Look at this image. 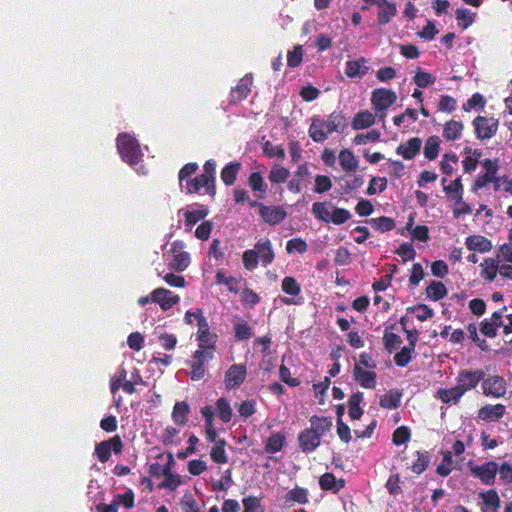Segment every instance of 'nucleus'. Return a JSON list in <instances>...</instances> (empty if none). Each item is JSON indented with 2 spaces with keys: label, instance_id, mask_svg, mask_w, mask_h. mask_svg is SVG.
<instances>
[{
  "label": "nucleus",
  "instance_id": "45",
  "mask_svg": "<svg viewBox=\"0 0 512 512\" xmlns=\"http://www.w3.org/2000/svg\"><path fill=\"white\" fill-rule=\"evenodd\" d=\"M455 17L458 23V26L462 29H467L470 27L476 18V13L470 11L466 8H458L455 11Z\"/></svg>",
  "mask_w": 512,
  "mask_h": 512
},
{
  "label": "nucleus",
  "instance_id": "32",
  "mask_svg": "<svg viewBox=\"0 0 512 512\" xmlns=\"http://www.w3.org/2000/svg\"><path fill=\"white\" fill-rule=\"evenodd\" d=\"M503 318V311L494 312L492 317L488 320L485 319L481 323L480 330L481 332L488 336L494 337L496 335V329L499 327V321Z\"/></svg>",
  "mask_w": 512,
  "mask_h": 512
},
{
  "label": "nucleus",
  "instance_id": "47",
  "mask_svg": "<svg viewBox=\"0 0 512 512\" xmlns=\"http://www.w3.org/2000/svg\"><path fill=\"white\" fill-rule=\"evenodd\" d=\"M362 400H363L362 393L353 394L350 397L349 402H348V414L351 419L358 420L362 416L363 410L360 407Z\"/></svg>",
  "mask_w": 512,
  "mask_h": 512
},
{
  "label": "nucleus",
  "instance_id": "12",
  "mask_svg": "<svg viewBox=\"0 0 512 512\" xmlns=\"http://www.w3.org/2000/svg\"><path fill=\"white\" fill-rule=\"evenodd\" d=\"M483 392L486 396L500 398L506 393V382L498 376L493 375L486 378L482 383Z\"/></svg>",
  "mask_w": 512,
  "mask_h": 512
},
{
  "label": "nucleus",
  "instance_id": "17",
  "mask_svg": "<svg viewBox=\"0 0 512 512\" xmlns=\"http://www.w3.org/2000/svg\"><path fill=\"white\" fill-rule=\"evenodd\" d=\"M260 215L264 222L270 225H276L286 218L287 213L282 206L260 205Z\"/></svg>",
  "mask_w": 512,
  "mask_h": 512
},
{
  "label": "nucleus",
  "instance_id": "61",
  "mask_svg": "<svg viewBox=\"0 0 512 512\" xmlns=\"http://www.w3.org/2000/svg\"><path fill=\"white\" fill-rule=\"evenodd\" d=\"M235 337L238 340H247L252 336V328L243 320L234 323Z\"/></svg>",
  "mask_w": 512,
  "mask_h": 512
},
{
  "label": "nucleus",
  "instance_id": "49",
  "mask_svg": "<svg viewBox=\"0 0 512 512\" xmlns=\"http://www.w3.org/2000/svg\"><path fill=\"white\" fill-rule=\"evenodd\" d=\"M208 214V211L203 206H197L192 209H188L184 211V216L186 220V225L193 226L201 219L205 218Z\"/></svg>",
  "mask_w": 512,
  "mask_h": 512
},
{
  "label": "nucleus",
  "instance_id": "5",
  "mask_svg": "<svg viewBox=\"0 0 512 512\" xmlns=\"http://www.w3.org/2000/svg\"><path fill=\"white\" fill-rule=\"evenodd\" d=\"M397 101V94L390 89L377 88L371 93V105L380 120H384L387 110Z\"/></svg>",
  "mask_w": 512,
  "mask_h": 512
},
{
  "label": "nucleus",
  "instance_id": "25",
  "mask_svg": "<svg viewBox=\"0 0 512 512\" xmlns=\"http://www.w3.org/2000/svg\"><path fill=\"white\" fill-rule=\"evenodd\" d=\"M479 498L482 500V512H498L500 508V498L495 490H489L479 493Z\"/></svg>",
  "mask_w": 512,
  "mask_h": 512
},
{
  "label": "nucleus",
  "instance_id": "29",
  "mask_svg": "<svg viewBox=\"0 0 512 512\" xmlns=\"http://www.w3.org/2000/svg\"><path fill=\"white\" fill-rule=\"evenodd\" d=\"M482 157V151L467 147L464 149L463 169L466 173L476 170L478 162Z\"/></svg>",
  "mask_w": 512,
  "mask_h": 512
},
{
  "label": "nucleus",
  "instance_id": "9",
  "mask_svg": "<svg viewBox=\"0 0 512 512\" xmlns=\"http://www.w3.org/2000/svg\"><path fill=\"white\" fill-rule=\"evenodd\" d=\"M473 125L475 128L476 137L478 139L484 140L490 139L496 134L499 122L493 117L478 116L474 119Z\"/></svg>",
  "mask_w": 512,
  "mask_h": 512
},
{
  "label": "nucleus",
  "instance_id": "34",
  "mask_svg": "<svg viewBox=\"0 0 512 512\" xmlns=\"http://www.w3.org/2000/svg\"><path fill=\"white\" fill-rule=\"evenodd\" d=\"M463 132V124L460 121L450 120L445 123L443 128V137L447 141H455L461 138Z\"/></svg>",
  "mask_w": 512,
  "mask_h": 512
},
{
  "label": "nucleus",
  "instance_id": "24",
  "mask_svg": "<svg viewBox=\"0 0 512 512\" xmlns=\"http://www.w3.org/2000/svg\"><path fill=\"white\" fill-rule=\"evenodd\" d=\"M506 412V407L502 404L486 405L478 411V418L483 421H498Z\"/></svg>",
  "mask_w": 512,
  "mask_h": 512
},
{
  "label": "nucleus",
  "instance_id": "51",
  "mask_svg": "<svg viewBox=\"0 0 512 512\" xmlns=\"http://www.w3.org/2000/svg\"><path fill=\"white\" fill-rule=\"evenodd\" d=\"M289 175L290 171L287 168L274 165L269 172L268 179L272 184H280L286 182Z\"/></svg>",
  "mask_w": 512,
  "mask_h": 512
},
{
  "label": "nucleus",
  "instance_id": "4",
  "mask_svg": "<svg viewBox=\"0 0 512 512\" xmlns=\"http://www.w3.org/2000/svg\"><path fill=\"white\" fill-rule=\"evenodd\" d=\"M180 301L179 295L165 288H156L149 295L142 296L138 299L140 306H145L148 303H155L163 311L171 309L174 305Z\"/></svg>",
  "mask_w": 512,
  "mask_h": 512
},
{
  "label": "nucleus",
  "instance_id": "41",
  "mask_svg": "<svg viewBox=\"0 0 512 512\" xmlns=\"http://www.w3.org/2000/svg\"><path fill=\"white\" fill-rule=\"evenodd\" d=\"M319 485L323 490L338 492L341 488L344 487V481L341 479L337 480L336 477L331 473H325L320 477Z\"/></svg>",
  "mask_w": 512,
  "mask_h": 512
},
{
  "label": "nucleus",
  "instance_id": "11",
  "mask_svg": "<svg viewBox=\"0 0 512 512\" xmlns=\"http://www.w3.org/2000/svg\"><path fill=\"white\" fill-rule=\"evenodd\" d=\"M185 189L187 193H197L203 191L206 194H215L214 181L204 174H201L194 179L187 180Z\"/></svg>",
  "mask_w": 512,
  "mask_h": 512
},
{
  "label": "nucleus",
  "instance_id": "54",
  "mask_svg": "<svg viewBox=\"0 0 512 512\" xmlns=\"http://www.w3.org/2000/svg\"><path fill=\"white\" fill-rule=\"evenodd\" d=\"M243 512H265V507L260 497L249 495L242 499Z\"/></svg>",
  "mask_w": 512,
  "mask_h": 512
},
{
  "label": "nucleus",
  "instance_id": "1",
  "mask_svg": "<svg viewBox=\"0 0 512 512\" xmlns=\"http://www.w3.org/2000/svg\"><path fill=\"white\" fill-rule=\"evenodd\" d=\"M345 126V118L341 113L333 112L327 117H313L309 127V135L315 142H323L327 137L339 132Z\"/></svg>",
  "mask_w": 512,
  "mask_h": 512
},
{
  "label": "nucleus",
  "instance_id": "14",
  "mask_svg": "<svg viewBox=\"0 0 512 512\" xmlns=\"http://www.w3.org/2000/svg\"><path fill=\"white\" fill-rule=\"evenodd\" d=\"M247 374L246 366L243 364L232 365L225 373V386L227 389L239 387L245 380Z\"/></svg>",
  "mask_w": 512,
  "mask_h": 512
},
{
  "label": "nucleus",
  "instance_id": "23",
  "mask_svg": "<svg viewBox=\"0 0 512 512\" xmlns=\"http://www.w3.org/2000/svg\"><path fill=\"white\" fill-rule=\"evenodd\" d=\"M286 445V434L282 431L272 433L264 443V451L267 454L280 452Z\"/></svg>",
  "mask_w": 512,
  "mask_h": 512
},
{
  "label": "nucleus",
  "instance_id": "48",
  "mask_svg": "<svg viewBox=\"0 0 512 512\" xmlns=\"http://www.w3.org/2000/svg\"><path fill=\"white\" fill-rule=\"evenodd\" d=\"M216 411L219 419L227 423L232 419L233 410L230 402L226 398H219L216 402Z\"/></svg>",
  "mask_w": 512,
  "mask_h": 512
},
{
  "label": "nucleus",
  "instance_id": "42",
  "mask_svg": "<svg viewBox=\"0 0 512 512\" xmlns=\"http://www.w3.org/2000/svg\"><path fill=\"white\" fill-rule=\"evenodd\" d=\"M447 295V288L440 281H432L426 288V296L432 301L443 299Z\"/></svg>",
  "mask_w": 512,
  "mask_h": 512
},
{
  "label": "nucleus",
  "instance_id": "31",
  "mask_svg": "<svg viewBox=\"0 0 512 512\" xmlns=\"http://www.w3.org/2000/svg\"><path fill=\"white\" fill-rule=\"evenodd\" d=\"M254 250L257 252V256L261 259L263 264L268 265L273 261L274 252L272 244L268 239L258 241Z\"/></svg>",
  "mask_w": 512,
  "mask_h": 512
},
{
  "label": "nucleus",
  "instance_id": "37",
  "mask_svg": "<svg viewBox=\"0 0 512 512\" xmlns=\"http://www.w3.org/2000/svg\"><path fill=\"white\" fill-rule=\"evenodd\" d=\"M248 183L256 196L263 199L267 192V184L264 182L262 175L259 172H253L248 179Z\"/></svg>",
  "mask_w": 512,
  "mask_h": 512
},
{
  "label": "nucleus",
  "instance_id": "64",
  "mask_svg": "<svg viewBox=\"0 0 512 512\" xmlns=\"http://www.w3.org/2000/svg\"><path fill=\"white\" fill-rule=\"evenodd\" d=\"M498 468L499 479L506 484L512 483V462H502Z\"/></svg>",
  "mask_w": 512,
  "mask_h": 512
},
{
  "label": "nucleus",
  "instance_id": "2",
  "mask_svg": "<svg viewBox=\"0 0 512 512\" xmlns=\"http://www.w3.org/2000/svg\"><path fill=\"white\" fill-rule=\"evenodd\" d=\"M312 213L316 219L335 225H341L351 218V213L348 210L334 207L329 202H314Z\"/></svg>",
  "mask_w": 512,
  "mask_h": 512
},
{
  "label": "nucleus",
  "instance_id": "36",
  "mask_svg": "<svg viewBox=\"0 0 512 512\" xmlns=\"http://www.w3.org/2000/svg\"><path fill=\"white\" fill-rule=\"evenodd\" d=\"M216 283L226 286V288L232 293H238L241 288L240 279L233 276H226L222 270H218L216 272Z\"/></svg>",
  "mask_w": 512,
  "mask_h": 512
},
{
  "label": "nucleus",
  "instance_id": "21",
  "mask_svg": "<svg viewBox=\"0 0 512 512\" xmlns=\"http://www.w3.org/2000/svg\"><path fill=\"white\" fill-rule=\"evenodd\" d=\"M320 436L314 430L306 429L299 434V445L303 452L310 453L320 445Z\"/></svg>",
  "mask_w": 512,
  "mask_h": 512
},
{
  "label": "nucleus",
  "instance_id": "38",
  "mask_svg": "<svg viewBox=\"0 0 512 512\" xmlns=\"http://www.w3.org/2000/svg\"><path fill=\"white\" fill-rule=\"evenodd\" d=\"M227 442L225 439H219L210 450V458L217 464H226L228 462V455L225 447Z\"/></svg>",
  "mask_w": 512,
  "mask_h": 512
},
{
  "label": "nucleus",
  "instance_id": "6",
  "mask_svg": "<svg viewBox=\"0 0 512 512\" xmlns=\"http://www.w3.org/2000/svg\"><path fill=\"white\" fill-rule=\"evenodd\" d=\"M168 267L172 270L184 271L190 264V255L185 251V246L181 241H175L166 255Z\"/></svg>",
  "mask_w": 512,
  "mask_h": 512
},
{
  "label": "nucleus",
  "instance_id": "53",
  "mask_svg": "<svg viewBox=\"0 0 512 512\" xmlns=\"http://www.w3.org/2000/svg\"><path fill=\"white\" fill-rule=\"evenodd\" d=\"M180 505L182 512H203V505H201L191 493L183 495Z\"/></svg>",
  "mask_w": 512,
  "mask_h": 512
},
{
  "label": "nucleus",
  "instance_id": "18",
  "mask_svg": "<svg viewBox=\"0 0 512 512\" xmlns=\"http://www.w3.org/2000/svg\"><path fill=\"white\" fill-rule=\"evenodd\" d=\"M198 347L215 348L217 336L210 331L207 319H201L196 333Z\"/></svg>",
  "mask_w": 512,
  "mask_h": 512
},
{
  "label": "nucleus",
  "instance_id": "35",
  "mask_svg": "<svg viewBox=\"0 0 512 512\" xmlns=\"http://www.w3.org/2000/svg\"><path fill=\"white\" fill-rule=\"evenodd\" d=\"M252 78L250 76L243 77L238 85L231 91V97L233 101H241L245 99L251 89Z\"/></svg>",
  "mask_w": 512,
  "mask_h": 512
},
{
  "label": "nucleus",
  "instance_id": "26",
  "mask_svg": "<svg viewBox=\"0 0 512 512\" xmlns=\"http://www.w3.org/2000/svg\"><path fill=\"white\" fill-rule=\"evenodd\" d=\"M376 117H378L376 113L373 114L369 110L360 111L353 117L352 128L354 130L367 129L375 123Z\"/></svg>",
  "mask_w": 512,
  "mask_h": 512
},
{
  "label": "nucleus",
  "instance_id": "44",
  "mask_svg": "<svg viewBox=\"0 0 512 512\" xmlns=\"http://www.w3.org/2000/svg\"><path fill=\"white\" fill-rule=\"evenodd\" d=\"M444 191L450 200L461 198L463 195V185L461 179L457 178L446 185V178L442 179Z\"/></svg>",
  "mask_w": 512,
  "mask_h": 512
},
{
  "label": "nucleus",
  "instance_id": "55",
  "mask_svg": "<svg viewBox=\"0 0 512 512\" xmlns=\"http://www.w3.org/2000/svg\"><path fill=\"white\" fill-rule=\"evenodd\" d=\"M440 139L437 136H431L427 139L424 146V155L429 160H434L439 153Z\"/></svg>",
  "mask_w": 512,
  "mask_h": 512
},
{
  "label": "nucleus",
  "instance_id": "46",
  "mask_svg": "<svg viewBox=\"0 0 512 512\" xmlns=\"http://www.w3.org/2000/svg\"><path fill=\"white\" fill-rule=\"evenodd\" d=\"M240 168L241 164L239 162H231L227 164L221 171L222 181L228 186L234 184Z\"/></svg>",
  "mask_w": 512,
  "mask_h": 512
},
{
  "label": "nucleus",
  "instance_id": "27",
  "mask_svg": "<svg viewBox=\"0 0 512 512\" xmlns=\"http://www.w3.org/2000/svg\"><path fill=\"white\" fill-rule=\"evenodd\" d=\"M354 375L357 382L367 389L374 388L376 385V374L372 370L364 369L360 365H356L354 369Z\"/></svg>",
  "mask_w": 512,
  "mask_h": 512
},
{
  "label": "nucleus",
  "instance_id": "3",
  "mask_svg": "<svg viewBox=\"0 0 512 512\" xmlns=\"http://www.w3.org/2000/svg\"><path fill=\"white\" fill-rule=\"evenodd\" d=\"M117 150L121 158L130 165L138 163L142 158V152L138 141L130 134H119L116 141Z\"/></svg>",
  "mask_w": 512,
  "mask_h": 512
},
{
  "label": "nucleus",
  "instance_id": "15",
  "mask_svg": "<svg viewBox=\"0 0 512 512\" xmlns=\"http://www.w3.org/2000/svg\"><path fill=\"white\" fill-rule=\"evenodd\" d=\"M122 449V442L118 436H115L107 441H103L96 446V455L102 463L108 461L111 456V451L120 453Z\"/></svg>",
  "mask_w": 512,
  "mask_h": 512
},
{
  "label": "nucleus",
  "instance_id": "28",
  "mask_svg": "<svg viewBox=\"0 0 512 512\" xmlns=\"http://www.w3.org/2000/svg\"><path fill=\"white\" fill-rule=\"evenodd\" d=\"M481 277L489 282H492L496 279L499 272V261L495 258H486L480 264Z\"/></svg>",
  "mask_w": 512,
  "mask_h": 512
},
{
  "label": "nucleus",
  "instance_id": "10",
  "mask_svg": "<svg viewBox=\"0 0 512 512\" xmlns=\"http://www.w3.org/2000/svg\"><path fill=\"white\" fill-rule=\"evenodd\" d=\"M120 506L126 509L134 507V493L131 490L114 496L110 504L101 503L97 505L98 512H118Z\"/></svg>",
  "mask_w": 512,
  "mask_h": 512
},
{
  "label": "nucleus",
  "instance_id": "56",
  "mask_svg": "<svg viewBox=\"0 0 512 512\" xmlns=\"http://www.w3.org/2000/svg\"><path fill=\"white\" fill-rule=\"evenodd\" d=\"M413 81L419 88H427L436 82V77L429 72L419 69L416 72Z\"/></svg>",
  "mask_w": 512,
  "mask_h": 512
},
{
  "label": "nucleus",
  "instance_id": "22",
  "mask_svg": "<svg viewBox=\"0 0 512 512\" xmlns=\"http://www.w3.org/2000/svg\"><path fill=\"white\" fill-rule=\"evenodd\" d=\"M465 245L470 251L479 253H487L493 248L492 242L482 235H471L467 237Z\"/></svg>",
  "mask_w": 512,
  "mask_h": 512
},
{
  "label": "nucleus",
  "instance_id": "20",
  "mask_svg": "<svg viewBox=\"0 0 512 512\" xmlns=\"http://www.w3.org/2000/svg\"><path fill=\"white\" fill-rule=\"evenodd\" d=\"M422 141L418 137H413L406 142L401 143L396 148L397 155L403 157L406 160H412L420 152Z\"/></svg>",
  "mask_w": 512,
  "mask_h": 512
},
{
  "label": "nucleus",
  "instance_id": "19",
  "mask_svg": "<svg viewBox=\"0 0 512 512\" xmlns=\"http://www.w3.org/2000/svg\"><path fill=\"white\" fill-rule=\"evenodd\" d=\"M482 378L479 371H462L458 374L456 386L463 394L475 388Z\"/></svg>",
  "mask_w": 512,
  "mask_h": 512
},
{
  "label": "nucleus",
  "instance_id": "57",
  "mask_svg": "<svg viewBox=\"0 0 512 512\" xmlns=\"http://www.w3.org/2000/svg\"><path fill=\"white\" fill-rule=\"evenodd\" d=\"M304 56L303 47L296 45L292 50L287 53V65L290 68H296L301 65Z\"/></svg>",
  "mask_w": 512,
  "mask_h": 512
},
{
  "label": "nucleus",
  "instance_id": "60",
  "mask_svg": "<svg viewBox=\"0 0 512 512\" xmlns=\"http://www.w3.org/2000/svg\"><path fill=\"white\" fill-rule=\"evenodd\" d=\"M408 311L411 312L418 320L426 321L433 317L434 311L430 307L425 304H419L413 307L408 308Z\"/></svg>",
  "mask_w": 512,
  "mask_h": 512
},
{
  "label": "nucleus",
  "instance_id": "30",
  "mask_svg": "<svg viewBox=\"0 0 512 512\" xmlns=\"http://www.w3.org/2000/svg\"><path fill=\"white\" fill-rule=\"evenodd\" d=\"M190 407L187 402L180 401L176 402L172 410V420L180 427L184 426L188 419Z\"/></svg>",
  "mask_w": 512,
  "mask_h": 512
},
{
  "label": "nucleus",
  "instance_id": "7",
  "mask_svg": "<svg viewBox=\"0 0 512 512\" xmlns=\"http://www.w3.org/2000/svg\"><path fill=\"white\" fill-rule=\"evenodd\" d=\"M473 477L479 479L485 485H493L498 473V464L495 461H487L482 464L468 463Z\"/></svg>",
  "mask_w": 512,
  "mask_h": 512
},
{
  "label": "nucleus",
  "instance_id": "8",
  "mask_svg": "<svg viewBox=\"0 0 512 512\" xmlns=\"http://www.w3.org/2000/svg\"><path fill=\"white\" fill-rule=\"evenodd\" d=\"M364 5L362 10L369 9L370 6L378 8L377 21L379 25L388 24L397 14V6L389 0H362Z\"/></svg>",
  "mask_w": 512,
  "mask_h": 512
},
{
  "label": "nucleus",
  "instance_id": "52",
  "mask_svg": "<svg viewBox=\"0 0 512 512\" xmlns=\"http://www.w3.org/2000/svg\"><path fill=\"white\" fill-rule=\"evenodd\" d=\"M414 456H415V461L410 466V469L412 472H414L416 474H421L428 467V464L430 462L429 454L427 452L417 451L414 454Z\"/></svg>",
  "mask_w": 512,
  "mask_h": 512
},
{
  "label": "nucleus",
  "instance_id": "33",
  "mask_svg": "<svg viewBox=\"0 0 512 512\" xmlns=\"http://www.w3.org/2000/svg\"><path fill=\"white\" fill-rule=\"evenodd\" d=\"M339 162L345 172H354L358 168V159L349 149H343L339 153Z\"/></svg>",
  "mask_w": 512,
  "mask_h": 512
},
{
  "label": "nucleus",
  "instance_id": "63",
  "mask_svg": "<svg viewBox=\"0 0 512 512\" xmlns=\"http://www.w3.org/2000/svg\"><path fill=\"white\" fill-rule=\"evenodd\" d=\"M499 263L506 262L512 264V243H505L496 251V258Z\"/></svg>",
  "mask_w": 512,
  "mask_h": 512
},
{
  "label": "nucleus",
  "instance_id": "13",
  "mask_svg": "<svg viewBox=\"0 0 512 512\" xmlns=\"http://www.w3.org/2000/svg\"><path fill=\"white\" fill-rule=\"evenodd\" d=\"M368 60L364 57L348 60L345 64V75L350 79H362L369 71Z\"/></svg>",
  "mask_w": 512,
  "mask_h": 512
},
{
  "label": "nucleus",
  "instance_id": "58",
  "mask_svg": "<svg viewBox=\"0 0 512 512\" xmlns=\"http://www.w3.org/2000/svg\"><path fill=\"white\" fill-rule=\"evenodd\" d=\"M370 225L379 232H387L395 227L393 219L388 217H378L369 220Z\"/></svg>",
  "mask_w": 512,
  "mask_h": 512
},
{
  "label": "nucleus",
  "instance_id": "39",
  "mask_svg": "<svg viewBox=\"0 0 512 512\" xmlns=\"http://www.w3.org/2000/svg\"><path fill=\"white\" fill-rule=\"evenodd\" d=\"M309 492L304 487L296 486L293 489L289 490L285 495V501L287 503H298V504H306L309 501Z\"/></svg>",
  "mask_w": 512,
  "mask_h": 512
},
{
  "label": "nucleus",
  "instance_id": "16",
  "mask_svg": "<svg viewBox=\"0 0 512 512\" xmlns=\"http://www.w3.org/2000/svg\"><path fill=\"white\" fill-rule=\"evenodd\" d=\"M282 291L292 297H283L281 299L282 303L286 305H297L301 302L295 300L293 297L298 296L301 293V287L295 278L287 276L284 277L281 283Z\"/></svg>",
  "mask_w": 512,
  "mask_h": 512
},
{
  "label": "nucleus",
  "instance_id": "43",
  "mask_svg": "<svg viewBox=\"0 0 512 512\" xmlns=\"http://www.w3.org/2000/svg\"><path fill=\"white\" fill-rule=\"evenodd\" d=\"M402 393L397 390H391L380 398V406L385 409H395L400 405Z\"/></svg>",
  "mask_w": 512,
  "mask_h": 512
},
{
  "label": "nucleus",
  "instance_id": "59",
  "mask_svg": "<svg viewBox=\"0 0 512 512\" xmlns=\"http://www.w3.org/2000/svg\"><path fill=\"white\" fill-rule=\"evenodd\" d=\"M485 105L486 100L484 96L480 93H475L463 104V109L467 112L471 110H482Z\"/></svg>",
  "mask_w": 512,
  "mask_h": 512
},
{
  "label": "nucleus",
  "instance_id": "50",
  "mask_svg": "<svg viewBox=\"0 0 512 512\" xmlns=\"http://www.w3.org/2000/svg\"><path fill=\"white\" fill-rule=\"evenodd\" d=\"M437 395L442 402L451 404L457 403L464 394L457 386H455L448 389H440L438 390Z\"/></svg>",
  "mask_w": 512,
  "mask_h": 512
},
{
  "label": "nucleus",
  "instance_id": "40",
  "mask_svg": "<svg viewBox=\"0 0 512 512\" xmlns=\"http://www.w3.org/2000/svg\"><path fill=\"white\" fill-rule=\"evenodd\" d=\"M332 427V419L329 417H318L313 416L310 419V430H314L317 434L322 437Z\"/></svg>",
  "mask_w": 512,
  "mask_h": 512
},
{
  "label": "nucleus",
  "instance_id": "62",
  "mask_svg": "<svg viewBox=\"0 0 512 512\" xmlns=\"http://www.w3.org/2000/svg\"><path fill=\"white\" fill-rule=\"evenodd\" d=\"M308 245L302 238L290 239L286 244V251L289 254H303L307 251Z\"/></svg>",
  "mask_w": 512,
  "mask_h": 512
}]
</instances>
